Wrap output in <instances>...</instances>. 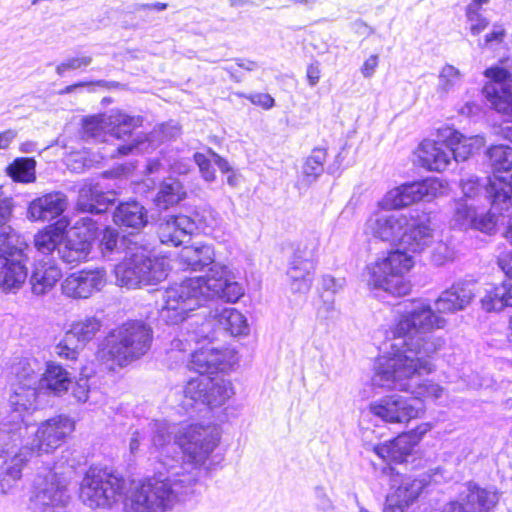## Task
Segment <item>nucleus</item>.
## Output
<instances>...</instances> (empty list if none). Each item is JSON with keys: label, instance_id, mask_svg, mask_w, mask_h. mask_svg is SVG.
I'll list each match as a JSON object with an SVG mask.
<instances>
[{"label": "nucleus", "instance_id": "28", "mask_svg": "<svg viewBox=\"0 0 512 512\" xmlns=\"http://www.w3.org/2000/svg\"><path fill=\"white\" fill-rule=\"evenodd\" d=\"M26 451H19L8 461L0 473V495L7 494L22 477L23 467L29 462Z\"/></svg>", "mask_w": 512, "mask_h": 512}, {"label": "nucleus", "instance_id": "34", "mask_svg": "<svg viewBox=\"0 0 512 512\" xmlns=\"http://www.w3.org/2000/svg\"><path fill=\"white\" fill-rule=\"evenodd\" d=\"M327 153L324 148H314L302 167L303 180L307 184L315 182L324 172Z\"/></svg>", "mask_w": 512, "mask_h": 512}, {"label": "nucleus", "instance_id": "23", "mask_svg": "<svg viewBox=\"0 0 512 512\" xmlns=\"http://www.w3.org/2000/svg\"><path fill=\"white\" fill-rule=\"evenodd\" d=\"M112 217L113 222L120 228L140 230L148 224L147 209L136 200L119 202Z\"/></svg>", "mask_w": 512, "mask_h": 512}, {"label": "nucleus", "instance_id": "46", "mask_svg": "<svg viewBox=\"0 0 512 512\" xmlns=\"http://www.w3.org/2000/svg\"><path fill=\"white\" fill-rule=\"evenodd\" d=\"M466 16L470 23V31L475 36L485 30L489 24V21L479 11H466Z\"/></svg>", "mask_w": 512, "mask_h": 512}, {"label": "nucleus", "instance_id": "56", "mask_svg": "<svg viewBox=\"0 0 512 512\" xmlns=\"http://www.w3.org/2000/svg\"><path fill=\"white\" fill-rule=\"evenodd\" d=\"M433 261L437 265H442L445 263V261L449 260L451 258L450 252L448 250V247L444 244L438 245V247L435 249L433 253Z\"/></svg>", "mask_w": 512, "mask_h": 512}, {"label": "nucleus", "instance_id": "8", "mask_svg": "<svg viewBox=\"0 0 512 512\" xmlns=\"http://www.w3.org/2000/svg\"><path fill=\"white\" fill-rule=\"evenodd\" d=\"M12 210V198L3 197L0 190V286L5 290L19 288L28 275L27 246H22L19 236L7 225Z\"/></svg>", "mask_w": 512, "mask_h": 512}, {"label": "nucleus", "instance_id": "17", "mask_svg": "<svg viewBox=\"0 0 512 512\" xmlns=\"http://www.w3.org/2000/svg\"><path fill=\"white\" fill-rule=\"evenodd\" d=\"M498 265L506 279L500 285L487 290L482 298V307L487 312H499L506 307H512V250L500 254Z\"/></svg>", "mask_w": 512, "mask_h": 512}, {"label": "nucleus", "instance_id": "16", "mask_svg": "<svg viewBox=\"0 0 512 512\" xmlns=\"http://www.w3.org/2000/svg\"><path fill=\"white\" fill-rule=\"evenodd\" d=\"M70 495L56 474H50L31 499L32 512H70Z\"/></svg>", "mask_w": 512, "mask_h": 512}, {"label": "nucleus", "instance_id": "13", "mask_svg": "<svg viewBox=\"0 0 512 512\" xmlns=\"http://www.w3.org/2000/svg\"><path fill=\"white\" fill-rule=\"evenodd\" d=\"M318 241L315 238L300 241L289 261L287 276L294 293H307L312 285Z\"/></svg>", "mask_w": 512, "mask_h": 512}, {"label": "nucleus", "instance_id": "41", "mask_svg": "<svg viewBox=\"0 0 512 512\" xmlns=\"http://www.w3.org/2000/svg\"><path fill=\"white\" fill-rule=\"evenodd\" d=\"M193 160L199 168L202 179L208 183L214 182L216 179V171L212 165V158L210 159L202 152H195L193 154Z\"/></svg>", "mask_w": 512, "mask_h": 512}, {"label": "nucleus", "instance_id": "18", "mask_svg": "<svg viewBox=\"0 0 512 512\" xmlns=\"http://www.w3.org/2000/svg\"><path fill=\"white\" fill-rule=\"evenodd\" d=\"M443 472V468L438 466L419 477L405 478L395 492L397 509L402 511L413 504L430 483H440L444 478Z\"/></svg>", "mask_w": 512, "mask_h": 512}, {"label": "nucleus", "instance_id": "20", "mask_svg": "<svg viewBox=\"0 0 512 512\" xmlns=\"http://www.w3.org/2000/svg\"><path fill=\"white\" fill-rule=\"evenodd\" d=\"M67 206V197L62 192L48 193L33 200L28 207V218L32 221H52L59 218Z\"/></svg>", "mask_w": 512, "mask_h": 512}, {"label": "nucleus", "instance_id": "30", "mask_svg": "<svg viewBox=\"0 0 512 512\" xmlns=\"http://www.w3.org/2000/svg\"><path fill=\"white\" fill-rule=\"evenodd\" d=\"M186 197V191L183 184L175 178L165 179L156 194L155 205L161 209L166 210Z\"/></svg>", "mask_w": 512, "mask_h": 512}, {"label": "nucleus", "instance_id": "33", "mask_svg": "<svg viewBox=\"0 0 512 512\" xmlns=\"http://www.w3.org/2000/svg\"><path fill=\"white\" fill-rule=\"evenodd\" d=\"M36 161L32 157H19L10 163L6 172L13 180L29 183L35 179Z\"/></svg>", "mask_w": 512, "mask_h": 512}, {"label": "nucleus", "instance_id": "14", "mask_svg": "<svg viewBox=\"0 0 512 512\" xmlns=\"http://www.w3.org/2000/svg\"><path fill=\"white\" fill-rule=\"evenodd\" d=\"M488 82L482 92L492 108L502 113L504 123H512V73L500 66H491L484 72Z\"/></svg>", "mask_w": 512, "mask_h": 512}, {"label": "nucleus", "instance_id": "58", "mask_svg": "<svg viewBox=\"0 0 512 512\" xmlns=\"http://www.w3.org/2000/svg\"><path fill=\"white\" fill-rule=\"evenodd\" d=\"M307 79L310 86H315L320 79V70L318 65L311 64L307 68Z\"/></svg>", "mask_w": 512, "mask_h": 512}, {"label": "nucleus", "instance_id": "10", "mask_svg": "<svg viewBox=\"0 0 512 512\" xmlns=\"http://www.w3.org/2000/svg\"><path fill=\"white\" fill-rule=\"evenodd\" d=\"M124 486L122 477L91 467L81 483L80 498L90 508L110 507L122 495Z\"/></svg>", "mask_w": 512, "mask_h": 512}, {"label": "nucleus", "instance_id": "63", "mask_svg": "<svg viewBox=\"0 0 512 512\" xmlns=\"http://www.w3.org/2000/svg\"><path fill=\"white\" fill-rule=\"evenodd\" d=\"M235 61L239 68H242L246 71H254L258 68V64L253 60L245 58H236Z\"/></svg>", "mask_w": 512, "mask_h": 512}, {"label": "nucleus", "instance_id": "25", "mask_svg": "<svg viewBox=\"0 0 512 512\" xmlns=\"http://www.w3.org/2000/svg\"><path fill=\"white\" fill-rule=\"evenodd\" d=\"M474 294L470 283H455L450 289L443 291L435 301L436 310L440 313H453L463 310L472 300Z\"/></svg>", "mask_w": 512, "mask_h": 512}, {"label": "nucleus", "instance_id": "11", "mask_svg": "<svg viewBox=\"0 0 512 512\" xmlns=\"http://www.w3.org/2000/svg\"><path fill=\"white\" fill-rule=\"evenodd\" d=\"M499 501L496 486L468 480L460 484L455 498L444 504V512H494Z\"/></svg>", "mask_w": 512, "mask_h": 512}, {"label": "nucleus", "instance_id": "6", "mask_svg": "<svg viewBox=\"0 0 512 512\" xmlns=\"http://www.w3.org/2000/svg\"><path fill=\"white\" fill-rule=\"evenodd\" d=\"M113 204L98 186L84 187L80 190L77 209L90 216L80 217L73 226L64 232L61 229L47 227L39 231L34 238L35 248L50 258L55 252L67 264H76L86 260L93 243L100 235V225L92 216L105 213Z\"/></svg>", "mask_w": 512, "mask_h": 512}, {"label": "nucleus", "instance_id": "21", "mask_svg": "<svg viewBox=\"0 0 512 512\" xmlns=\"http://www.w3.org/2000/svg\"><path fill=\"white\" fill-rule=\"evenodd\" d=\"M419 159L424 167L433 171H443L451 163V153L448 148L447 132L443 134V140H423L418 149Z\"/></svg>", "mask_w": 512, "mask_h": 512}, {"label": "nucleus", "instance_id": "60", "mask_svg": "<svg viewBox=\"0 0 512 512\" xmlns=\"http://www.w3.org/2000/svg\"><path fill=\"white\" fill-rule=\"evenodd\" d=\"M10 450V435L7 431L0 429V457Z\"/></svg>", "mask_w": 512, "mask_h": 512}, {"label": "nucleus", "instance_id": "15", "mask_svg": "<svg viewBox=\"0 0 512 512\" xmlns=\"http://www.w3.org/2000/svg\"><path fill=\"white\" fill-rule=\"evenodd\" d=\"M73 430L74 422L68 416L59 415L50 418L37 429L31 449L24 447L20 451H26L29 459L34 454L40 456L43 453H50L61 446Z\"/></svg>", "mask_w": 512, "mask_h": 512}, {"label": "nucleus", "instance_id": "4", "mask_svg": "<svg viewBox=\"0 0 512 512\" xmlns=\"http://www.w3.org/2000/svg\"><path fill=\"white\" fill-rule=\"evenodd\" d=\"M217 296L207 295V300L195 308L187 311L183 319L178 322L163 320L168 325H181V337L179 342L187 345L192 343L199 345L189 361V369L199 374L191 378L184 387L183 407L202 412V407L212 409L220 407L232 394L231 383L218 376V373L226 372L234 364V350L230 348L220 349L213 346L216 321L208 311L213 299Z\"/></svg>", "mask_w": 512, "mask_h": 512}, {"label": "nucleus", "instance_id": "51", "mask_svg": "<svg viewBox=\"0 0 512 512\" xmlns=\"http://www.w3.org/2000/svg\"><path fill=\"white\" fill-rule=\"evenodd\" d=\"M314 495L318 509L323 512H330L333 510V503L322 486L315 487Z\"/></svg>", "mask_w": 512, "mask_h": 512}, {"label": "nucleus", "instance_id": "27", "mask_svg": "<svg viewBox=\"0 0 512 512\" xmlns=\"http://www.w3.org/2000/svg\"><path fill=\"white\" fill-rule=\"evenodd\" d=\"M486 155L493 169V178H488V184L505 181L512 183V174L503 176L501 173L512 170V147L504 144L491 145Z\"/></svg>", "mask_w": 512, "mask_h": 512}, {"label": "nucleus", "instance_id": "24", "mask_svg": "<svg viewBox=\"0 0 512 512\" xmlns=\"http://www.w3.org/2000/svg\"><path fill=\"white\" fill-rule=\"evenodd\" d=\"M208 313L216 321L217 328L226 331L231 336L246 335L249 333V325L246 317L235 308L211 305Z\"/></svg>", "mask_w": 512, "mask_h": 512}, {"label": "nucleus", "instance_id": "55", "mask_svg": "<svg viewBox=\"0 0 512 512\" xmlns=\"http://www.w3.org/2000/svg\"><path fill=\"white\" fill-rule=\"evenodd\" d=\"M378 66V56L371 55L366 59L361 67V73L365 78H370Z\"/></svg>", "mask_w": 512, "mask_h": 512}, {"label": "nucleus", "instance_id": "26", "mask_svg": "<svg viewBox=\"0 0 512 512\" xmlns=\"http://www.w3.org/2000/svg\"><path fill=\"white\" fill-rule=\"evenodd\" d=\"M70 373L59 363L47 362L45 372L39 380V388L47 394L61 395L71 385Z\"/></svg>", "mask_w": 512, "mask_h": 512}, {"label": "nucleus", "instance_id": "19", "mask_svg": "<svg viewBox=\"0 0 512 512\" xmlns=\"http://www.w3.org/2000/svg\"><path fill=\"white\" fill-rule=\"evenodd\" d=\"M104 277L101 269L72 273L62 282V292L71 298H88L93 291L100 290Z\"/></svg>", "mask_w": 512, "mask_h": 512}, {"label": "nucleus", "instance_id": "1", "mask_svg": "<svg viewBox=\"0 0 512 512\" xmlns=\"http://www.w3.org/2000/svg\"><path fill=\"white\" fill-rule=\"evenodd\" d=\"M446 321L436 315L430 304L422 301L402 315L391 330L392 337L384 343L385 354L375 364L372 385L410 392L415 397L399 394L386 395L369 404L372 415L388 423H403L417 418L424 409L420 397L439 399L443 388L431 381L419 383L415 378L430 374L434 366L431 359L445 344L435 328L444 327Z\"/></svg>", "mask_w": 512, "mask_h": 512}, {"label": "nucleus", "instance_id": "62", "mask_svg": "<svg viewBox=\"0 0 512 512\" xmlns=\"http://www.w3.org/2000/svg\"><path fill=\"white\" fill-rule=\"evenodd\" d=\"M343 159L344 157L342 156V153L339 152L336 155L334 162L327 167L326 172L330 175L340 174V166Z\"/></svg>", "mask_w": 512, "mask_h": 512}, {"label": "nucleus", "instance_id": "2", "mask_svg": "<svg viewBox=\"0 0 512 512\" xmlns=\"http://www.w3.org/2000/svg\"><path fill=\"white\" fill-rule=\"evenodd\" d=\"M442 184L437 178H425L402 184L390 190L382 200L387 210L370 220L374 237L382 241L397 243L398 248L388 252L367 266L368 285L372 290L392 296H405L411 291V283L404 274L414 266L409 253H420L433 242L430 212L419 206L400 211L414 202L434 197Z\"/></svg>", "mask_w": 512, "mask_h": 512}, {"label": "nucleus", "instance_id": "5", "mask_svg": "<svg viewBox=\"0 0 512 512\" xmlns=\"http://www.w3.org/2000/svg\"><path fill=\"white\" fill-rule=\"evenodd\" d=\"M181 262L192 272L205 271V275L190 277L170 285L162 295L160 319L178 322L183 315L203 304L207 295L217 296L225 302L235 303L244 295L243 284L227 265L215 261L214 248L209 244L184 247Z\"/></svg>", "mask_w": 512, "mask_h": 512}, {"label": "nucleus", "instance_id": "61", "mask_svg": "<svg viewBox=\"0 0 512 512\" xmlns=\"http://www.w3.org/2000/svg\"><path fill=\"white\" fill-rule=\"evenodd\" d=\"M143 439L144 438H143L142 434L139 431H135L132 434L130 442H129V450H130L131 454L134 455L135 453H137V451L139 450L140 444H141Z\"/></svg>", "mask_w": 512, "mask_h": 512}, {"label": "nucleus", "instance_id": "45", "mask_svg": "<svg viewBox=\"0 0 512 512\" xmlns=\"http://www.w3.org/2000/svg\"><path fill=\"white\" fill-rule=\"evenodd\" d=\"M344 284V278L336 279L330 275H324L322 277L321 282V288L323 290L321 295H326L334 298V295L343 288Z\"/></svg>", "mask_w": 512, "mask_h": 512}, {"label": "nucleus", "instance_id": "36", "mask_svg": "<svg viewBox=\"0 0 512 512\" xmlns=\"http://www.w3.org/2000/svg\"><path fill=\"white\" fill-rule=\"evenodd\" d=\"M446 132L451 159L457 163L467 160L472 154V145L467 143V139L459 131L447 129Z\"/></svg>", "mask_w": 512, "mask_h": 512}, {"label": "nucleus", "instance_id": "50", "mask_svg": "<svg viewBox=\"0 0 512 512\" xmlns=\"http://www.w3.org/2000/svg\"><path fill=\"white\" fill-rule=\"evenodd\" d=\"M106 84L105 80H96V81H78L71 85H67L63 89L59 91L60 95H67L77 92L85 87L92 88L94 86H104Z\"/></svg>", "mask_w": 512, "mask_h": 512}, {"label": "nucleus", "instance_id": "59", "mask_svg": "<svg viewBox=\"0 0 512 512\" xmlns=\"http://www.w3.org/2000/svg\"><path fill=\"white\" fill-rule=\"evenodd\" d=\"M16 137V132L14 130H6L0 132V149H6Z\"/></svg>", "mask_w": 512, "mask_h": 512}, {"label": "nucleus", "instance_id": "54", "mask_svg": "<svg viewBox=\"0 0 512 512\" xmlns=\"http://www.w3.org/2000/svg\"><path fill=\"white\" fill-rule=\"evenodd\" d=\"M429 429V424H421L416 428L412 429L410 432L404 434L409 435L410 442L412 443V445L416 446L421 441L423 436L428 432Z\"/></svg>", "mask_w": 512, "mask_h": 512}, {"label": "nucleus", "instance_id": "22", "mask_svg": "<svg viewBox=\"0 0 512 512\" xmlns=\"http://www.w3.org/2000/svg\"><path fill=\"white\" fill-rule=\"evenodd\" d=\"M62 271L52 258H42L35 262L30 277L32 291L43 295L51 290L61 279Z\"/></svg>", "mask_w": 512, "mask_h": 512}, {"label": "nucleus", "instance_id": "49", "mask_svg": "<svg viewBox=\"0 0 512 512\" xmlns=\"http://www.w3.org/2000/svg\"><path fill=\"white\" fill-rule=\"evenodd\" d=\"M89 379L81 377L72 387V394L78 402H86L89 398Z\"/></svg>", "mask_w": 512, "mask_h": 512}, {"label": "nucleus", "instance_id": "47", "mask_svg": "<svg viewBox=\"0 0 512 512\" xmlns=\"http://www.w3.org/2000/svg\"><path fill=\"white\" fill-rule=\"evenodd\" d=\"M245 99L249 100L253 105L259 106L264 110H270L275 106V99L268 93H250L242 95Z\"/></svg>", "mask_w": 512, "mask_h": 512}, {"label": "nucleus", "instance_id": "53", "mask_svg": "<svg viewBox=\"0 0 512 512\" xmlns=\"http://www.w3.org/2000/svg\"><path fill=\"white\" fill-rule=\"evenodd\" d=\"M505 37V29L501 25H495L491 32L485 35V44L500 43Z\"/></svg>", "mask_w": 512, "mask_h": 512}, {"label": "nucleus", "instance_id": "12", "mask_svg": "<svg viewBox=\"0 0 512 512\" xmlns=\"http://www.w3.org/2000/svg\"><path fill=\"white\" fill-rule=\"evenodd\" d=\"M213 213L212 210L204 209L202 213L195 211L193 216L178 214L167 218L158 228L160 242L173 247L182 245L195 232H204L217 223Z\"/></svg>", "mask_w": 512, "mask_h": 512}, {"label": "nucleus", "instance_id": "64", "mask_svg": "<svg viewBox=\"0 0 512 512\" xmlns=\"http://www.w3.org/2000/svg\"><path fill=\"white\" fill-rule=\"evenodd\" d=\"M496 134H498L502 138L512 142V126L501 125L497 128Z\"/></svg>", "mask_w": 512, "mask_h": 512}, {"label": "nucleus", "instance_id": "35", "mask_svg": "<svg viewBox=\"0 0 512 512\" xmlns=\"http://www.w3.org/2000/svg\"><path fill=\"white\" fill-rule=\"evenodd\" d=\"M99 116H88L82 121V139L86 142H108L109 132Z\"/></svg>", "mask_w": 512, "mask_h": 512}, {"label": "nucleus", "instance_id": "44", "mask_svg": "<svg viewBox=\"0 0 512 512\" xmlns=\"http://www.w3.org/2000/svg\"><path fill=\"white\" fill-rule=\"evenodd\" d=\"M153 133L161 142L171 141L180 135V127L177 122L169 121L158 125Z\"/></svg>", "mask_w": 512, "mask_h": 512}, {"label": "nucleus", "instance_id": "39", "mask_svg": "<svg viewBox=\"0 0 512 512\" xmlns=\"http://www.w3.org/2000/svg\"><path fill=\"white\" fill-rule=\"evenodd\" d=\"M82 348L83 346L67 331L63 339L56 345L55 352L60 358L74 361L79 355V349Z\"/></svg>", "mask_w": 512, "mask_h": 512}, {"label": "nucleus", "instance_id": "43", "mask_svg": "<svg viewBox=\"0 0 512 512\" xmlns=\"http://www.w3.org/2000/svg\"><path fill=\"white\" fill-rule=\"evenodd\" d=\"M92 63L91 56L71 57L56 66V73L63 76L68 70L86 68Z\"/></svg>", "mask_w": 512, "mask_h": 512}, {"label": "nucleus", "instance_id": "9", "mask_svg": "<svg viewBox=\"0 0 512 512\" xmlns=\"http://www.w3.org/2000/svg\"><path fill=\"white\" fill-rule=\"evenodd\" d=\"M153 332L143 321H128L105 338L106 354L123 367L139 359L150 349Z\"/></svg>", "mask_w": 512, "mask_h": 512}, {"label": "nucleus", "instance_id": "32", "mask_svg": "<svg viewBox=\"0 0 512 512\" xmlns=\"http://www.w3.org/2000/svg\"><path fill=\"white\" fill-rule=\"evenodd\" d=\"M110 123L112 127L109 131V138L121 140L125 137L131 138L133 136V131L142 124V117L120 113Z\"/></svg>", "mask_w": 512, "mask_h": 512}, {"label": "nucleus", "instance_id": "38", "mask_svg": "<svg viewBox=\"0 0 512 512\" xmlns=\"http://www.w3.org/2000/svg\"><path fill=\"white\" fill-rule=\"evenodd\" d=\"M487 186L488 182L484 186V184L481 183V179L477 176H469L466 179H461L460 187L463 196L457 200H463L467 203L475 204L476 197H478L481 193H484L485 198L487 199V193L485 191Z\"/></svg>", "mask_w": 512, "mask_h": 512}, {"label": "nucleus", "instance_id": "40", "mask_svg": "<svg viewBox=\"0 0 512 512\" xmlns=\"http://www.w3.org/2000/svg\"><path fill=\"white\" fill-rule=\"evenodd\" d=\"M147 139L143 136H135L129 142L118 144L107 156L111 158L124 157L135 152H141L143 146L146 144Z\"/></svg>", "mask_w": 512, "mask_h": 512}, {"label": "nucleus", "instance_id": "31", "mask_svg": "<svg viewBox=\"0 0 512 512\" xmlns=\"http://www.w3.org/2000/svg\"><path fill=\"white\" fill-rule=\"evenodd\" d=\"M102 327V321L96 316H86L72 323L68 332L83 347L91 341Z\"/></svg>", "mask_w": 512, "mask_h": 512}, {"label": "nucleus", "instance_id": "48", "mask_svg": "<svg viewBox=\"0 0 512 512\" xmlns=\"http://www.w3.org/2000/svg\"><path fill=\"white\" fill-rule=\"evenodd\" d=\"M460 71L452 65H445L440 72V83L445 91H448L454 84L455 79H459Z\"/></svg>", "mask_w": 512, "mask_h": 512}, {"label": "nucleus", "instance_id": "3", "mask_svg": "<svg viewBox=\"0 0 512 512\" xmlns=\"http://www.w3.org/2000/svg\"><path fill=\"white\" fill-rule=\"evenodd\" d=\"M175 426L155 420L151 424V448L159 453V465L152 477L144 479L126 505L132 512H165L198 479V469L218 445L215 428L200 424L185 426L176 434Z\"/></svg>", "mask_w": 512, "mask_h": 512}, {"label": "nucleus", "instance_id": "29", "mask_svg": "<svg viewBox=\"0 0 512 512\" xmlns=\"http://www.w3.org/2000/svg\"><path fill=\"white\" fill-rule=\"evenodd\" d=\"M415 446L410 442V436L401 434L378 448V454L387 460L402 464L408 461Z\"/></svg>", "mask_w": 512, "mask_h": 512}, {"label": "nucleus", "instance_id": "42", "mask_svg": "<svg viewBox=\"0 0 512 512\" xmlns=\"http://www.w3.org/2000/svg\"><path fill=\"white\" fill-rule=\"evenodd\" d=\"M123 239L124 238L120 240L119 234L116 230L107 227L101 233L99 248L103 254L113 253L115 249L118 247L119 242L121 246L124 247V244L122 243Z\"/></svg>", "mask_w": 512, "mask_h": 512}, {"label": "nucleus", "instance_id": "7", "mask_svg": "<svg viewBox=\"0 0 512 512\" xmlns=\"http://www.w3.org/2000/svg\"><path fill=\"white\" fill-rule=\"evenodd\" d=\"M125 256L115 267L117 284L128 289L155 285L167 277L166 262L154 254V246L140 234L123 239Z\"/></svg>", "mask_w": 512, "mask_h": 512}, {"label": "nucleus", "instance_id": "57", "mask_svg": "<svg viewBox=\"0 0 512 512\" xmlns=\"http://www.w3.org/2000/svg\"><path fill=\"white\" fill-rule=\"evenodd\" d=\"M208 152L211 155L214 164L220 169V171L222 173H228V172H230L232 170V168H231L229 162L227 161V159H225L222 156H220L218 153H216L211 148L208 149Z\"/></svg>", "mask_w": 512, "mask_h": 512}, {"label": "nucleus", "instance_id": "37", "mask_svg": "<svg viewBox=\"0 0 512 512\" xmlns=\"http://www.w3.org/2000/svg\"><path fill=\"white\" fill-rule=\"evenodd\" d=\"M36 397L37 391L34 387L18 386L13 389V393L9 396V403L14 411H27L33 406Z\"/></svg>", "mask_w": 512, "mask_h": 512}, {"label": "nucleus", "instance_id": "52", "mask_svg": "<svg viewBox=\"0 0 512 512\" xmlns=\"http://www.w3.org/2000/svg\"><path fill=\"white\" fill-rule=\"evenodd\" d=\"M323 304L318 309V315L320 318L325 320H332L336 315L334 307V298L326 295H321Z\"/></svg>", "mask_w": 512, "mask_h": 512}]
</instances>
